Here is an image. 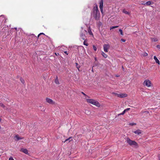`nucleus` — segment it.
Segmentation results:
<instances>
[{
  "label": "nucleus",
  "instance_id": "obj_1",
  "mask_svg": "<svg viewBox=\"0 0 160 160\" xmlns=\"http://www.w3.org/2000/svg\"><path fill=\"white\" fill-rule=\"evenodd\" d=\"M91 15L96 20H99V12L97 5L94 7L93 12Z\"/></svg>",
  "mask_w": 160,
  "mask_h": 160
},
{
  "label": "nucleus",
  "instance_id": "obj_2",
  "mask_svg": "<svg viewBox=\"0 0 160 160\" xmlns=\"http://www.w3.org/2000/svg\"><path fill=\"white\" fill-rule=\"evenodd\" d=\"M87 102L90 103L95 105L97 107H99L100 105L99 103L96 100L92 99H86Z\"/></svg>",
  "mask_w": 160,
  "mask_h": 160
},
{
  "label": "nucleus",
  "instance_id": "obj_3",
  "mask_svg": "<svg viewBox=\"0 0 160 160\" xmlns=\"http://www.w3.org/2000/svg\"><path fill=\"white\" fill-rule=\"evenodd\" d=\"M127 142L131 146L134 145L138 147V145L137 143L135 141L131 140L129 138H127L126 139Z\"/></svg>",
  "mask_w": 160,
  "mask_h": 160
},
{
  "label": "nucleus",
  "instance_id": "obj_4",
  "mask_svg": "<svg viewBox=\"0 0 160 160\" xmlns=\"http://www.w3.org/2000/svg\"><path fill=\"white\" fill-rule=\"evenodd\" d=\"M143 85L144 86L147 87H150L152 85V84L151 81L149 79H146L145 80L143 83Z\"/></svg>",
  "mask_w": 160,
  "mask_h": 160
},
{
  "label": "nucleus",
  "instance_id": "obj_5",
  "mask_svg": "<svg viewBox=\"0 0 160 160\" xmlns=\"http://www.w3.org/2000/svg\"><path fill=\"white\" fill-rule=\"evenodd\" d=\"M99 8L101 12L102 13L103 12V0H101L99 2Z\"/></svg>",
  "mask_w": 160,
  "mask_h": 160
},
{
  "label": "nucleus",
  "instance_id": "obj_6",
  "mask_svg": "<svg viewBox=\"0 0 160 160\" xmlns=\"http://www.w3.org/2000/svg\"><path fill=\"white\" fill-rule=\"evenodd\" d=\"M110 46L109 44H104L103 45V49L106 52H108V50L110 48Z\"/></svg>",
  "mask_w": 160,
  "mask_h": 160
},
{
  "label": "nucleus",
  "instance_id": "obj_7",
  "mask_svg": "<svg viewBox=\"0 0 160 160\" xmlns=\"http://www.w3.org/2000/svg\"><path fill=\"white\" fill-rule=\"evenodd\" d=\"M46 102L50 104H54V102H53V100L48 98H46Z\"/></svg>",
  "mask_w": 160,
  "mask_h": 160
},
{
  "label": "nucleus",
  "instance_id": "obj_8",
  "mask_svg": "<svg viewBox=\"0 0 160 160\" xmlns=\"http://www.w3.org/2000/svg\"><path fill=\"white\" fill-rule=\"evenodd\" d=\"M127 95L126 93H119V94L118 97L123 98L127 97Z\"/></svg>",
  "mask_w": 160,
  "mask_h": 160
},
{
  "label": "nucleus",
  "instance_id": "obj_9",
  "mask_svg": "<svg viewBox=\"0 0 160 160\" xmlns=\"http://www.w3.org/2000/svg\"><path fill=\"white\" fill-rule=\"evenodd\" d=\"M142 5H146L147 6L151 5L152 4V3L151 1H148L146 2H143V3H142Z\"/></svg>",
  "mask_w": 160,
  "mask_h": 160
},
{
  "label": "nucleus",
  "instance_id": "obj_10",
  "mask_svg": "<svg viewBox=\"0 0 160 160\" xmlns=\"http://www.w3.org/2000/svg\"><path fill=\"white\" fill-rule=\"evenodd\" d=\"M14 138H16L15 140H19L22 139L23 138H21L18 135H16L15 136Z\"/></svg>",
  "mask_w": 160,
  "mask_h": 160
},
{
  "label": "nucleus",
  "instance_id": "obj_11",
  "mask_svg": "<svg viewBox=\"0 0 160 160\" xmlns=\"http://www.w3.org/2000/svg\"><path fill=\"white\" fill-rule=\"evenodd\" d=\"M134 133L136 134H137L138 135H139L140 134H141L142 132L140 130H137L136 131H135L134 132H133Z\"/></svg>",
  "mask_w": 160,
  "mask_h": 160
},
{
  "label": "nucleus",
  "instance_id": "obj_12",
  "mask_svg": "<svg viewBox=\"0 0 160 160\" xmlns=\"http://www.w3.org/2000/svg\"><path fill=\"white\" fill-rule=\"evenodd\" d=\"M153 58L155 60L156 63H158V65L160 64V62L159 60L158 59L156 56H154L153 57Z\"/></svg>",
  "mask_w": 160,
  "mask_h": 160
},
{
  "label": "nucleus",
  "instance_id": "obj_13",
  "mask_svg": "<svg viewBox=\"0 0 160 160\" xmlns=\"http://www.w3.org/2000/svg\"><path fill=\"white\" fill-rule=\"evenodd\" d=\"M80 38L83 40H85V35L82 32H81L80 34Z\"/></svg>",
  "mask_w": 160,
  "mask_h": 160
},
{
  "label": "nucleus",
  "instance_id": "obj_14",
  "mask_svg": "<svg viewBox=\"0 0 160 160\" xmlns=\"http://www.w3.org/2000/svg\"><path fill=\"white\" fill-rule=\"evenodd\" d=\"M21 150L22 152L25 154H27L28 153V150L26 149H22Z\"/></svg>",
  "mask_w": 160,
  "mask_h": 160
},
{
  "label": "nucleus",
  "instance_id": "obj_15",
  "mask_svg": "<svg viewBox=\"0 0 160 160\" xmlns=\"http://www.w3.org/2000/svg\"><path fill=\"white\" fill-rule=\"evenodd\" d=\"M88 32L90 35H93V33L92 32L91 30L90 27H88Z\"/></svg>",
  "mask_w": 160,
  "mask_h": 160
},
{
  "label": "nucleus",
  "instance_id": "obj_16",
  "mask_svg": "<svg viewBox=\"0 0 160 160\" xmlns=\"http://www.w3.org/2000/svg\"><path fill=\"white\" fill-rule=\"evenodd\" d=\"M54 82H55L56 84H59V81H58V77H56V78H55V80Z\"/></svg>",
  "mask_w": 160,
  "mask_h": 160
},
{
  "label": "nucleus",
  "instance_id": "obj_17",
  "mask_svg": "<svg viewBox=\"0 0 160 160\" xmlns=\"http://www.w3.org/2000/svg\"><path fill=\"white\" fill-rule=\"evenodd\" d=\"M102 55L104 58H107L108 56V55L103 52H102Z\"/></svg>",
  "mask_w": 160,
  "mask_h": 160
},
{
  "label": "nucleus",
  "instance_id": "obj_18",
  "mask_svg": "<svg viewBox=\"0 0 160 160\" xmlns=\"http://www.w3.org/2000/svg\"><path fill=\"white\" fill-rule=\"evenodd\" d=\"M122 12L125 14L128 15H129L130 14V13L129 12L126 11L125 9H123L122 10Z\"/></svg>",
  "mask_w": 160,
  "mask_h": 160
},
{
  "label": "nucleus",
  "instance_id": "obj_19",
  "mask_svg": "<svg viewBox=\"0 0 160 160\" xmlns=\"http://www.w3.org/2000/svg\"><path fill=\"white\" fill-rule=\"evenodd\" d=\"M151 40L152 41L154 42H157L158 41V39L155 38H151Z\"/></svg>",
  "mask_w": 160,
  "mask_h": 160
},
{
  "label": "nucleus",
  "instance_id": "obj_20",
  "mask_svg": "<svg viewBox=\"0 0 160 160\" xmlns=\"http://www.w3.org/2000/svg\"><path fill=\"white\" fill-rule=\"evenodd\" d=\"M87 42V39L85 40L83 42V44L86 46H88V43L86 42Z\"/></svg>",
  "mask_w": 160,
  "mask_h": 160
},
{
  "label": "nucleus",
  "instance_id": "obj_21",
  "mask_svg": "<svg viewBox=\"0 0 160 160\" xmlns=\"http://www.w3.org/2000/svg\"><path fill=\"white\" fill-rule=\"evenodd\" d=\"M72 138V137H70L69 138H68V139H67L64 142L63 141V142H64V143H65V142H66L67 141H68V142H69L70 141V139L71 138Z\"/></svg>",
  "mask_w": 160,
  "mask_h": 160
},
{
  "label": "nucleus",
  "instance_id": "obj_22",
  "mask_svg": "<svg viewBox=\"0 0 160 160\" xmlns=\"http://www.w3.org/2000/svg\"><path fill=\"white\" fill-rule=\"evenodd\" d=\"M118 27V26H115L111 27L110 28V30H111V29H114V28H117Z\"/></svg>",
  "mask_w": 160,
  "mask_h": 160
},
{
  "label": "nucleus",
  "instance_id": "obj_23",
  "mask_svg": "<svg viewBox=\"0 0 160 160\" xmlns=\"http://www.w3.org/2000/svg\"><path fill=\"white\" fill-rule=\"evenodd\" d=\"M0 106L1 107L3 108H4L5 107V105L1 102H0Z\"/></svg>",
  "mask_w": 160,
  "mask_h": 160
},
{
  "label": "nucleus",
  "instance_id": "obj_24",
  "mask_svg": "<svg viewBox=\"0 0 160 160\" xmlns=\"http://www.w3.org/2000/svg\"><path fill=\"white\" fill-rule=\"evenodd\" d=\"M126 110L125 109L122 113L119 114H118V115H123L126 112Z\"/></svg>",
  "mask_w": 160,
  "mask_h": 160
},
{
  "label": "nucleus",
  "instance_id": "obj_25",
  "mask_svg": "<svg viewBox=\"0 0 160 160\" xmlns=\"http://www.w3.org/2000/svg\"><path fill=\"white\" fill-rule=\"evenodd\" d=\"M142 55L144 57H146L148 56V54L146 52H144L143 54Z\"/></svg>",
  "mask_w": 160,
  "mask_h": 160
},
{
  "label": "nucleus",
  "instance_id": "obj_26",
  "mask_svg": "<svg viewBox=\"0 0 160 160\" xmlns=\"http://www.w3.org/2000/svg\"><path fill=\"white\" fill-rule=\"evenodd\" d=\"M119 31L120 32V34L122 35H123V33L122 30L121 29H119Z\"/></svg>",
  "mask_w": 160,
  "mask_h": 160
},
{
  "label": "nucleus",
  "instance_id": "obj_27",
  "mask_svg": "<svg viewBox=\"0 0 160 160\" xmlns=\"http://www.w3.org/2000/svg\"><path fill=\"white\" fill-rule=\"evenodd\" d=\"M129 125H131V126H133V125H136V123H134V122L131 123H129Z\"/></svg>",
  "mask_w": 160,
  "mask_h": 160
},
{
  "label": "nucleus",
  "instance_id": "obj_28",
  "mask_svg": "<svg viewBox=\"0 0 160 160\" xmlns=\"http://www.w3.org/2000/svg\"><path fill=\"white\" fill-rule=\"evenodd\" d=\"M112 94L115 96H117V97H118V96H119V94L118 93H115V92H112Z\"/></svg>",
  "mask_w": 160,
  "mask_h": 160
},
{
  "label": "nucleus",
  "instance_id": "obj_29",
  "mask_svg": "<svg viewBox=\"0 0 160 160\" xmlns=\"http://www.w3.org/2000/svg\"><path fill=\"white\" fill-rule=\"evenodd\" d=\"M20 80L22 83H24V81L22 78H20Z\"/></svg>",
  "mask_w": 160,
  "mask_h": 160
},
{
  "label": "nucleus",
  "instance_id": "obj_30",
  "mask_svg": "<svg viewBox=\"0 0 160 160\" xmlns=\"http://www.w3.org/2000/svg\"><path fill=\"white\" fill-rule=\"evenodd\" d=\"M93 49L95 51H96L97 50V49L96 47L94 45H93Z\"/></svg>",
  "mask_w": 160,
  "mask_h": 160
},
{
  "label": "nucleus",
  "instance_id": "obj_31",
  "mask_svg": "<svg viewBox=\"0 0 160 160\" xmlns=\"http://www.w3.org/2000/svg\"><path fill=\"white\" fill-rule=\"evenodd\" d=\"M121 41L122 42H125L126 41V40L125 39H121Z\"/></svg>",
  "mask_w": 160,
  "mask_h": 160
},
{
  "label": "nucleus",
  "instance_id": "obj_32",
  "mask_svg": "<svg viewBox=\"0 0 160 160\" xmlns=\"http://www.w3.org/2000/svg\"><path fill=\"white\" fill-rule=\"evenodd\" d=\"M157 48H158V49H160V45H158L157 46Z\"/></svg>",
  "mask_w": 160,
  "mask_h": 160
},
{
  "label": "nucleus",
  "instance_id": "obj_33",
  "mask_svg": "<svg viewBox=\"0 0 160 160\" xmlns=\"http://www.w3.org/2000/svg\"><path fill=\"white\" fill-rule=\"evenodd\" d=\"M9 160H14V159L12 157H11L9 158Z\"/></svg>",
  "mask_w": 160,
  "mask_h": 160
},
{
  "label": "nucleus",
  "instance_id": "obj_34",
  "mask_svg": "<svg viewBox=\"0 0 160 160\" xmlns=\"http://www.w3.org/2000/svg\"><path fill=\"white\" fill-rule=\"evenodd\" d=\"M41 34H43V35H44V33H40V34H39L38 35V37L40 36V35H41Z\"/></svg>",
  "mask_w": 160,
  "mask_h": 160
},
{
  "label": "nucleus",
  "instance_id": "obj_35",
  "mask_svg": "<svg viewBox=\"0 0 160 160\" xmlns=\"http://www.w3.org/2000/svg\"><path fill=\"white\" fill-rule=\"evenodd\" d=\"M130 109V108H128L125 109V110H126V111L127 112V111H128V110H129Z\"/></svg>",
  "mask_w": 160,
  "mask_h": 160
},
{
  "label": "nucleus",
  "instance_id": "obj_36",
  "mask_svg": "<svg viewBox=\"0 0 160 160\" xmlns=\"http://www.w3.org/2000/svg\"><path fill=\"white\" fill-rule=\"evenodd\" d=\"M82 93L85 96H87L86 94H85L83 92H82Z\"/></svg>",
  "mask_w": 160,
  "mask_h": 160
},
{
  "label": "nucleus",
  "instance_id": "obj_37",
  "mask_svg": "<svg viewBox=\"0 0 160 160\" xmlns=\"http://www.w3.org/2000/svg\"><path fill=\"white\" fill-rule=\"evenodd\" d=\"M64 53L66 54H67V55L68 54V53H67V51H64Z\"/></svg>",
  "mask_w": 160,
  "mask_h": 160
},
{
  "label": "nucleus",
  "instance_id": "obj_38",
  "mask_svg": "<svg viewBox=\"0 0 160 160\" xmlns=\"http://www.w3.org/2000/svg\"><path fill=\"white\" fill-rule=\"evenodd\" d=\"M84 31L85 32H87V31H86V30H84Z\"/></svg>",
  "mask_w": 160,
  "mask_h": 160
},
{
  "label": "nucleus",
  "instance_id": "obj_39",
  "mask_svg": "<svg viewBox=\"0 0 160 160\" xmlns=\"http://www.w3.org/2000/svg\"><path fill=\"white\" fill-rule=\"evenodd\" d=\"M76 66L77 67V66H78V64L77 63H76Z\"/></svg>",
  "mask_w": 160,
  "mask_h": 160
},
{
  "label": "nucleus",
  "instance_id": "obj_40",
  "mask_svg": "<svg viewBox=\"0 0 160 160\" xmlns=\"http://www.w3.org/2000/svg\"><path fill=\"white\" fill-rule=\"evenodd\" d=\"M116 77H119V76H118V75H116Z\"/></svg>",
  "mask_w": 160,
  "mask_h": 160
},
{
  "label": "nucleus",
  "instance_id": "obj_41",
  "mask_svg": "<svg viewBox=\"0 0 160 160\" xmlns=\"http://www.w3.org/2000/svg\"><path fill=\"white\" fill-rule=\"evenodd\" d=\"M55 54L57 56V54L56 53H55Z\"/></svg>",
  "mask_w": 160,
  "mask_h": 160
},
{
  "label": "nucleus",
  "instance_id": "obj_42",
  "mask_svg": "<svg viewBox=\"0 0 160 160\" xmlns=\"http://www.w3.org/2000/svg\"><path fill=\"white\" fill-rule=\"evenodd\" d=\"M1 120H2V119L1 118H0V122H1Z\"/></svg>",
  "mask_w": 160,
  "mask_h": 160
},
{
  "label": "nucleus",
  "instance_id": "obj_43",
  "mask_svg": "<svg viewBox=\"0 0 160 160\" xmlns=\"http://www.w3.org/2000/svg\"><path fill=\"white\" fill-rule=\"evenodd\" d=\"M77 68H78V70H79V68L77 67Z\"/></svg>",
  "mask_w": 160,
  "mask_h": 160
},
{
  "label": "nucleus",
  "instance_id": "obj_44",
  "mask_svg": "<svg viewBox=\"0 0 160 160\" xmlns=\"http://www.w3.org/2000/svg\"><path fill=\"white\" fill-rule=\"evenodd\" d=\"M92 72H93V69H92Z\"/></svg>",
  "mask_w": 160,
  "mask_h": 160
},
{
  "label": "nucleus",
  "instance_id": "obj_45",
  "mask_svg": "<svg viewBox=\"0 0 160 160\" xmlns=\"http://www.w3.org/2000/svg\"><path fill=\"white\" fill-rule=\"evenodd\" d=\"M159 160H160V159H159Z\"/></svg>",
  "mask_w": 160,
  "mask_h": 160
}]
</instances>
